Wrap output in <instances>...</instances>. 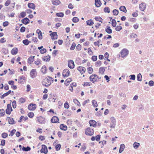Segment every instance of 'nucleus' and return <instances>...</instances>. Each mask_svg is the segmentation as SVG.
I'll return each mask as SVG.
<instances>
[{
    "instance_id": "7ed1b4c3",
    "label": "nucleus",
    "mask_w": 154,
    "mask_h": 154,
    "mask_svg": "<svg viewBox=\"0 0 154 154\" xmlns=\"http://www.w3.org/2000/svg\"><path fill=\"white\" fill-rule=\"evenodd\" d=\"M111 123L110 124V127L111 128H114L115 127L116 121L115 119L113 117L111 118Z\"/></svg>"
},
{
    "instance_id": "de8ad7c7",
    "label": "nucleus",
    "mask_w": 154,
    "mask_h": 154,
    "mask_svg": "<svg viewBox=\"0 0 154 154\" xmlns=\"http://www.w3.org/2000/svg\"><path fill=\"white\" fill-rule=\"evenodd\" d=\"M74 102L78 106H80V104L78 100L76 99H74L73 100Z\"/></svg>"
},
{
    "instance_id": "e433bc0d",
    "label": "nucleus",
    "mask_w": 154,
    "mask_h": 154,
    "mask_svg": "<svg viewBox=\"0 0 154 154\" xmlns=\"http://www.w3.org/2000/svg\"><path fill=\"white\" fill-rule=\"evenodd\" d=\"M112 25L113 27H115L116 25V20L113 19L112 20Z\"/></svg>"
},
{
    "instance_id": "79ce46f5",
    "label": "nucleus",
    "mask_w": 154,
    "mask_h": 154,
    "mask_svg": "<svg viewBox=\"0 0 154 154\" xmlns=\"http://www.w3.org/2000/svg\"><path fill=\"white\" fill-rule=\"evenodd\" d=\"M56 15L57 17H63L64 16V14L62 12L58 13L56 14Z\"/></svg>"
},
{
    "instance_id": "bf43d9fd",
    "label": "nucleus",
    "mask_w": 154,
    "mask_h": 154,
    "mask_svg": "<svg viewBox=\"0 0 154 154\" xmlns=\"http://www.w3.org/2000/svg\"><path fill=\"white\" fill-rule=\"evenodd\" d=\"M25 99L23 98H20L19 100V102L21 103H23L25 102Z\"/></svg>"
},
{
    "instance_id": "37998d69",
    "label": "nucleus",
    "mask_w": 154,
    "mask_h": 154,
    "mask_svg": "<svg viewBox=\"0 0 154 154\" xmlns=\"http://www.w3.org/2000/svg\"><path fill=\"white\" fill-rule=\"evenodd\" d=\"M79 20V19L76 17H74L72 19V21L74 23H77Z\"/></svg>"
},
{
    "instance_id": "58836bf2",
    "label": "nucleus",
    "mask_w": 154,
    "mask_h": 154,
    "mask_svg": "<svg viewBox=\"0 0 154 154\" xmlns=\"http://www.w3.org/2000/svg\"><path fill=\"white\" fill-rule=\"evenodd\" d=\"M92 102V103L93 106L94 107H97L98 106L97 102L96 101H95V100H93Z\"/></svg>"
},
{
    "instance_id": "c03bdc74",
    "label": "nucleus",
    "mask_w": 154,
    "mask_h": 154,
    "mask_svg": "<svg viewBox=\"0 0 154 154\" xmlns=\"http://www.w3.org/2000/svg\"><path fill=\"white\" fill-rule=\"evenodd\" d=\"M122 29V27L120 26H117L115 28V30L117 31H119L121 30Z\"/></svg>"
},
{
    "instance_id": "2f4dec72",
    "label": "nucleus",
    "mask_w": 154,
    "mask_h": 154,
    "mask_svg": "<svg viewBox=\"0 0 154 154\" xmlns=\"http://www.w3.org/2000/svg\"><path fill=\"white\" fill-rule=\"evenodd\" d=\"M7 118H8V121L9 124L11 125H13L14 124V121L13 118L10 119V117H8Z\"/></svg>"
},
{
    "instance_id": "0eeeda50",
    "label": "nucleus",
    "mask_w": 154,
    "mask_h": 154,
    "mask_svg": "<svg viewBox=\"0 0 154 154\" xmlns=\"http://www.w3.org/2000/svg\"><path fill=\"white\" fill-rule=\"evenodd\" d=\"M36 107V105L35 104L30 103L28 106V109L30 110H34Z\"/></svg>"
},
{
    "instance_id": "4be33fe9",
    "label": "nucleus",
    "mask_w": 154,
    "mask_h": 154,
    "mask_svg": "<svg viewBox=\"0 0 154 154\" xmlns=\"http://www.w3.org/2000/svg\"><path fill=\"white\" fill-rule=\"evenodd\" d=\"M35 56L30 57L28 60V62L29 64H31L34 60V58Z\"/></svg>"
},
{
    "instance_id": "864d4df0",
    "label": "nucleus",
    "mask_w": 154,
    "mask_h": 154,
    "mask_svg": "<svg viewBox=\"0 0 154 154\" xmlns=\"http://www.w3.org/2000/svg\"><path fill=\"white\" fill-rule=\"evenodd\" d=\"M88 70L89 74H91L93 72V69L92 67H89L88 68Z\"/></svg>"
},
{
    "instance_id": "b1692460",
    "label": "nucleus",
    "mask_w": 154,
    "mask_h": 154,
    "mask_svg": "<svg viewBox=\"0 0 154 154\" xmlns=\"http://www.w3.org/2000/svg\"><path fill=\"white\" fill-rule=\"evenodd\" d=\"M87 25L91 26L94 24V22L92 20L90 19L86 22Z\"/></svg>"
},
{
    "instance_id": "ddd939ff",
    "label": "nucleus",
    "mask_w": 154,
    "mask_h": 154,
    "mask_svg": "<svg viewBox=\"0 0 154 154\" xmlns=\"http://www.w3.org/2000/svg\"><path fill=\"white\" fill-rule=\"evenodd\" d=\"M146 4L144 3H142L139 5V8L142 11H143L146 8Z\"/></svg>"
},
{
    "instance_id": "e2e57ef3",
    "label": "nucleus",
    "mask_w": 154,
    "mask_h": 154,
    "mask_svg": "<svg viewBox=\"0 0 154 154\" xmlns=\"http://www.w3.org/2000/svg\"><path fill=\"white\" fill-rule=\"evenodd\" d=\"M64 107L66 109H68L69 107V105L67 102H66L64 104Z\"/></svg>"
},
{
    "instance_id": "a878e982",
    "label": "nucleus",
    "mask_w": 154,
    "mask_h": 154,
    "mask_svg": "<svg viewBox=\"0 0 154 154\" xmlns=\"http://www.w3.org/2000/svg\"><path fill=\"white\" fill-rule=\"evenodd\" d=\"M72 81V79L71 78H68L65 81L64 84L65 85H69V83L70 82H71Z\"/></svg>"
},
{
    "instance_id": "5fc2aeb1",
    "label": "nucleus",
    "mask_w": 154,
    "mask_h": 154,
    "mask_svg": "<svg viewBox=\"0 0 154 154\" xmlns=\"http://www.w3.org/2000/svg\"><path fill=\"white\" fill-rule=\"evenodd\" d=\"M12 106L14 108H15L16 107V101L14 100L12 102Z\"/></svg>"
},
{
    "instance_id": "423d86ee",
    "label": "nucleus",
    "mask_w": 154,
    "mask_h": 154,
    "mask_svg": "<svg viewBox=\"0 0 154 154\" xmlns=\"http://www.w3.org/2000/svg\"><path fill=\"white\" fill-rule=\"evenodd\" d=\"M42 149L40 150L41 153H44L46 154L48 152V150L46 146L45 145H42Z\"/></svg>"
},
{
    "instance_id": "dca6fc26",
    "label": "nucleus",
    "mask_w": 154,
    "mask_h": 154,
    "mask_svg": "<svg viewBox=\"0 0 154 154\" xmlns=\"http://www.w3.org/2000/svg\"><path fill=\"white\" fill-rule=\"evenodd\" d=\"M58 121V118L56 116L53 117L51 119V122L52 123H57Z\"/></svg>"
},
{
    "instance_id": "052dcab7",
    "label": "nucleus",
    "mask_w": 154,
    "mask_h": 154,
    "mask_svg": "<svg viewBox=\"0 0 154 154\" xmlns=\"http://www.w3.org/2000/svg\"><path fill=\"white\" fill-rule=\"evenodd\" d=\"M75 46L76 45L75 43H73L70 47V49L71 50H73L75 49Z\"/></svg>"
},
{
    "instance_id": "473e14b6",
    "label": "nucleus",
    "mask_w": 154,
    "mask_h": 154,
    "mask_svg": "<svg viewBox=\"0 0 154 154\" xmlns=\"http://www.w3.org/2000/svg\"><path fill=\"white\" fill-rule=\"evenodd\" d=\"M22 150L23 151H28L31 150V148L29 146H27L26 147L23 146L22 147Z\"/></svg>"
},
{
    "instance_id": "f8f14e48",
    "label": "nucleus",
    "mask_w": 154,
    "mask_h": 154,
    "mask_svg": "<svg viewBox=\"0 0 154 154\" xmlns=\"http://www.w3.org/2000/svg\"><path fill=\"white\" fill-rule=\"evenodd\" d=\"M77 69L80 71L82 74L84 73L86 70V69L84 67L82 66L78 67Z\"/></svg>"
},
{
    "instance_id": "680f3d73",
    "label": "nucleus",
    "mask_w": 154,
    "mask_h": 154,
    "mask_svg": "<svg viewBox=\"0 0 154 154\" xmlns=\"http://www.w3.org/2000/svg\"><path fill=\"white\" fill-rule=\"evenodd\" d=\"M20 15L22 18H23L26 16V14L25 12H22L20 13Z\"/></svg>"
},
{
    "instance_id": "6e6552de",
    "label": "nucleus",
    "mask_w": 154,
    "mask_h": 154,
    "mask_svg": "<svg viewBox=\"0 0 154 154\" xmlns=\"http://www.w3.org/2000/svg\"><path fill=\"white\" fill-rule=\"evenodd\" d=\"M68 66L70 69H73L75 66V64L73 61L72 60L68 61Z\"/></svg>"
},
{
    "instance_id": "3c124183",
    "label": "nucleus",
    "mask_w": 154,
    "mask_h": 154,
    "mask_svg": "<svg viewBox=\"0 0 154 154\" xmlns=\"http://www.w3.org/2000/svg\"><path fill=\"white\" fill-rule=\"evenodd\" d=\"M8 136V134L6 133H3L2 134V137L3 138H5L7 137Z\"/></svg>"
},
{
    "instance_id": "0e129e2a",
    "label": "nucleus",
    "mask_w": 154,
    "mask_h": 154,
    "mask_svg": "<svg viewBox=\"0 0 154 154\" xmlns=\"http://www.w3.org/2000/svg\"><path fill=\"white\" fill-rule=\"evenodd\" d=\"M92 60L94 61H96L97 60V56H93L92 57Z\"/></svg>"
},
{
    "instance_id": "f3484780",
    "label": "nucleus",
    "mask_w": 154,
    "mask_h": 154,
    "mask_svg": "<svg viewBox=\"0 0 154 154\" xmlns=\"http://www.w3.org/2000/svg\"><path fill=\"white\" fill-rule=\"evenodd\" d=\"M105 31L108 34H110L112 33V30L110 27L109 26H106L105 29Z\"/></svg>"
},
{
    "instance_id": "6ab92c4d",
    "label": "nucleus",
    "mask_w": 154,
    "mask_h": 154,
    "mask_svg": "<svg viewBox=\"0 0 154 154\" xmlns=\"http://www.w3.org/2000/svg\"><path fill=\"white\" fill-rule=\"evenodd\" d=\"M90 126H92L93 127H95L96 126V122L93 120H90L89 122Z\"/></svg>"
},
{
    "instance_id": "4d7b16f0",
    "label": "nucleus",
    "mask_w": 154,
    "mask_h": 154,
    "mask_svg": "<svg viewBox=\"0 0 154 154\" xmlns=\"http://www.w3.org/2000/svg\"><path fill=\"white\" fill-rule=\"evenodd\" d=\"M95 19L96 21L101 22V23H102V22L101 21L102 19L101 17H95Z\"/></svg>"
},
{
    "instance_id": "c756f323",
    "label": "nucleus",
    "mask_w": 154,
    "mask_h": 154,
    "mask_svg": "<svg viewBox=\"0 0 154 154\" xmlns=\"http://www.w3.org/2000/svg\"><path fill=\"white\" fill-rule=\"evenodd\" d=\"M18 49L17 48H13L11 51V53L13 55H15L17 53Z\"/></svg>"
},
{
    "instance_id": "774afa93",
    "label": "nucleus",
    "mask_w": 154,
    "mask_h": 154,
    "mask_svg": "<svg viewBox=\"0 0 154 154\" xmlns=\"http://www.w3.org/2000/svg\"><path fill=\"white\" fill-rule=\"evenodd\" d=\"M8 21H5L3 23V25L4 27H6L8 25Z\"/></svg>"
},
{
    "instance_id": "72a5a7b5",
    "label": "nucleus",
    "mask_w": 154,
    "mask_h": 154,
    "mask_svg": "<svg viewBox=\"0 0 154 154\" xmlns=\"http://www.w3.org/2000/svg\"><path fill=\"white\" fill-rule=\"evenodd\" d=\"M142 76L140 73L138 74L137 76V80L139 81H142Z\"/></svg>"
},
{
    "instance_id": "338daca9",
    "label": "nucleus",
    "mask_w": 154,
    "mask_h": 154,
    "mask_svg": "<svg viewBox=\"0 0 154 154\" xmlns=\"http://www.w3.org/2000/svg\"><path fill=\"white\" fill-rule=\"evenodd\" d=\"M46 49L45 48H43L40 51V53L41 54H44L46 52Z\"/></svg>"
},
{
    "instance_id": "603ef678",
    "label": "nucleus",
    "mask_w": 154,
    "mask_h": 154,
    "mask_svg": "<svg viewBox=\"0 0 154 154\" xmlns=\"http://www.w3.org/2000/svg\"><path fill=\"white\" fill-rule=\"evenodd\" d=\"M112 12L114 15H117L119 14V11L116 9H114L113 11Z\"/></svg>"
},
{
    "instance_id": "20e7f679",
    "label": "nucleus",
    "mask_w": 154,
    "mask_h": 154,
    "mask_svg": "<svg viewBox=\"0 0 154 154\" xmlns=\"http://www.w3.org/2000/svg\"><path fill=\"white\" fill-rule=\"evenodd\" d=\"M94 133L93 129L89 127L85 130V134L87 135L91 136Z\"/></svg>"
},
{
    "instance_id": "c85d7f7f",
    "label": "nucleus",
    "mask_w": 154,
    "mask_h": 154,
    "mask_svg": "<svg viewBox=\"0 0 154 154\" xmlns=\"http://www.w3.org/2000/svg\"><path fill=\"white\" fill-rule=\"evenodd\" d=\"M125 148V145L122 144L120 145L119 152L120 153H121L124 150Z\"/></svg>"
},
{
    "instance_id": "1a4fd4ad",
    "label": "nucleus",
    "mask_w": 154,
    "mask_h": 154,
    "mask_svg": "<svg viewBox=\"0 0 154 154\" xmlns=\"http://www.w3.org/2000/svg\"><path fill=\"white\" fill-rule=\"evenodd\" d=\"M70 72L67 69H65L63 72V76L64 77H68L69 76Z\"/></svg>"
},
{
    "instance_id": "13d9d810",
    "label": "nucleus",
    "mask_w": 154,
    "mask_h": 154,
    "mask_svg": "<svg viewBox=\"0 0 154 154\" xmlns=\"http://www.w3.org/2000/svg\"><path fill=\"white\" fill-rule=\"evenodd\" d=\"M148 84L150 86H152L154 85V82L152 80L150 81L149 82Z\"/></svg>"
},
{
    "instance_id": "f257e3e1",
    "label": "nucleus",
    "mask_w": 154,
    "mask_h": 154,
    "mask_svg": "<svg viewBox=\"0 0 154 154\" xmlns=\"http://www.w3.org/2000/svg\"><path fill=\"white\" fill-rule=\"evenodd\" d=\"M54 79L52 77L48 76V78H45L42 82L43 85L45 86L46 87H48L51 84V82H53Z\"/></svg>"
},
{
    "instance_id": "8fccbe9b",
    "label": "nucleus",
    "mask_w": 154,
    "mask_h": 154,
    "mask_svg": "<svg viewBox=\"0 0 154 154\" xmlns=\"http://www.w3.org/2000/svg\"><path fill=\"white\" fill-rule=\"evenodd\" d=\"M105 70V67H100L99 69V72L101 73H103Z\"/></svg>"
},
{
    "instance_id": "39448f33",
    "label": "nucleus",
    "mask_w": 154,
    "mask_h": 154,
    "mask_svg": "<svg viewBox=\"0 0 154 154\" xmlns=\"http://www.w3.org/2000/svg\"><path fill=\"white\" fill-rule=\"evenodd\" d=\"M128 54V51L126 49H124L122 50L121 52V57H124L127 56Z\"/></svg>"
},
{
    "instance_id": "4468645a",
    "label": "nucleus",
    "mask_w": 154,
    "mask_h": 154,
    "mask_svg": "<svg viewBox=\"0 0 154 154\" xmlns=\"http://www.w3.org/2000/svg\"><path fill=\"white\" fill-rule=\"evenodd\" d=\"M50 35L51 37V38L53 40H55L57 38V35L56 32H53L50 34Z\"/></svg>"
},
{
    "instance_id": "f704fd0d",
    "label": "nucleus",
    "mask_w": 154,
    "mask_h": 154,
    "mask_svg": "<svg viewBox=\"0 0 154 154\" xmlns=\"http://www.w3.org/2000/svg\"><path fill=\"white\" fill-rule=\"evenodd\" d=\"M140 143L135 142L133 144V146L134 148L137 149L140 146Z\"/></svg>"
},
{
    "instance_id": "aec40b11",
    "label": "nucleus",
    "mask_w": 154,
    "mask_h": 154,
    "mask_svg": "<svg viewBox=\"0 0 154 154\" xmlns=\"http://www.w3.org/2000/svg\"><path fill=\"white\" fill-rule=\"evenodd\" d=\"M28 6L29 8L32 9L33 10L35 9V4L34 3H29L28 4Z\"/></svg>"
},
{
    "instance_id": "49530a36",
    "label": "nucleus",
    "mask_w": 154,
    "mask_h": 154,
    "mask_svg": "<svg viewBox=\"0 0 154 154\" xmlns=\"http://www.w3.org/2000/svg\"><path fill=\"white\" fill-rule=\"evenodd\" d=\"M104 11L105 12L109 13L110 12V9L108 7H106L104 8Z\"/></svg>"
},
{
    "instance_id": "ea45409f",
    "label": "nucleus",
    "mask_w": 154,
    "mask_h": 154,
    "mask_svg": "<svg viewBox=\"0 0 154 154\" xmlns=\"http://www.w3.org/2000/svg\"><path fill=\"white\" fill-rule=\"evenodd\" d=\"M5 115V111L4 109H0V115L1 116H3Z\"/></svg>"
},
{
    "instance_id": "412c9836",
    "label": "nucleus",
    "mask_w": 154,
    "mask_h": 154,
    "mask_svg": "<svg viewBox=\"0 0 154 154\" xmlns=\"http://www.w3.org/2000/svg\"><path fill=\"white\" fill-rule=\"evenodd\" d=\"M95 4L96 7H99L100 6L101 3L100 0H95Z\"/></svg>"
},
{
    "instance_id": "5701e85b",
    "label": "nucleus",
    "mask_w": 154,
    "mask_h": 154,
    "mask_svg": "<svg viewBox=\"0 0 154 154\" xmlns=\"http://www.w3.org/2000/svg\"><path fill=\"white\" fill-rule=\"evenodd\" d=\"M47 70V69L46 66L45 65H44L42 67L41 70V72L43 74H45L46 73Z\"/></svg>"
},
{
    "instance_id": "a19ab883",
    "label": "nucleus",
    "mask_w": 154,
    "mask_h": 154,
    "mask_svg": "<svg viewBox=\"0 0 154 154\" xmlns=\"http://www.w3.org/2000/svg\"><path fill=\"white\" fill-rule=\"evenodd\" d=\"M102 63L100 60H98L95 63V66L97 67H99L101 65Z\"/></svg>"
},
{
    "instance_id": "7c9ffc66",
    "label": "nucleus",
    "mask_w": 154,
    "mask_h": 154,
    "mask_svg": "<svg viewBox=\"0 0 154 154\" xmlns=\"http://www.w3.org/2000/svg\"><path fill=\"white\" fill-rule=\"evenodd\" d=\"M119 9L121 11H123L125 13H126L127 12V10L125 6H121Z\"/></svg>"
},
{
    "instance_id": "2eb2a0df",
    "label": "nucleus",
    "mask_w": 154,
    "mask_h": 154,
    "mask_svg": "<svg viewBox=\"0 0 154 154\" xmlns=\"http://www.w3.org/2000/svg\"><path fill=\"white\" fill-rule=\"evenodd\" d=\"M10 108H11V104H8L7 105V108L6 110V112L7 114H10Z\"/></svg>"
},
{
    "instance_id": "cd10ccee",
    "label": "nucleus",
    "mask_w": 154,
    "mask_h": 154,
    "mask_svg": "<svg viewBox=\"0 0 154 154\" xmlns=\"http://www.w3.org/2000/svg\"><path fill=\"white\" fill-rule=\"evenodd\" d=\"M52 4L54 5H58L60 2L59 0H52Z\"/></svg>"
},
{
    "instance_id": "f03ea898",
    "label": "nucleus",
    "mask_w": 154,
    "mask_h": 154,
    "mask_svg": "<svg viewBox=\"0 0 154 154\" xmlns=\"http://www.w3.org/2000/svg\"><path fill=\"white\" fill-rule=\"evenodd\" d=\"M89 78L90 81L92 82L93 83L97 81L98 79H99L98 77L96 74L91 75L90 76Z\"/></svg>"
},
{
    "instance_id": "9d476101",
    "label": "nucleus",
    "mask_w": 154,
    "mask_h": 154,
    "mask_svg": "<svg viewBox=\"0 0 154 154\" xmlns=\"http://www.w3.org/2000/svg\"><path fill=\"white\" fill-rule=\"evenodd\" d=\"M36 74V70L35 69H32L30 73V76L32 78H33L35 77Z\"/></svg>"
},
{
    "instance_id": "a211bd4d",
    "label": "nucleus",
    "mask_w": 154,
    "mask_h": 154,
    "mask_svg": "<svg viewBox=\"0 0 154 154\" xmlns=\"http://www.w3.org/2000/svg\"><path fill=\"white\" fill-rule=\"evenodd\" d=\"M21 21L23 23L25 24H27L29 23V20L28 18L26 17L22 19Z\"/></svg>"
},
{
    "instance_id": "c9c22d12",
    "label": "nucleus",
    "mask_w": 154,
    "mask_h": 154,
    "mask_svg": "<svg viewBox=\"0 0 154 154\" xmlns=\"http://www.w3.org/2000/svg\"><path fill=\"white\" fill-rule=\"evenodd\" d=\"M23 43L25 45H28V44L30 43V41H29V40L28 39H25V40H23Z\"/></svg>"
},
{
    "instance_id": "9b49d317",
    "label": "nucleus",
    "mask_w": 154,
    "mask_h": 154,
    "mask_svg": "<svg viewBox=\"0 0 154 154\" xmlns=\"http://www.w3.org/2000/svg\"><path fill=\"white\" fill-rule=\"evenodd\" d=\"M38 121L40 124H45V119L42 116H40L38 118Z\"/></svg>"
},
{
    "instance_id": "6e6d98bb",
    "label": "nucleus",
    "mask_w": 154,
    "mask_h": 154,
    "mask_svg": "<svg viewBox=\"0 0 154 154\" xmlns=\"http://www.w3.org/2000/svg\"><path fill=\"white\" fill-rule=\"evenodd\" d=\"M91 84V82H84V84H83V86H90Z\"/></svg>"
},
{
    "instance_id": "4c0bfd02",
    "label": "nucleus",
    "mask_w": 154,
    "mask_h": 154,
    "mask_svg": "<svg viewBox=\"0 0 154 154\" xmlns=\"http://www.w3.org/2000/svg\"><path fill=\"white\" fill-rule=\"evenodd\" d=\"M41 61L40 59L38 58L36 61H35L34 63L35 65L38 66L41 63Z\"/></svg>"
},
{
    "instance_id": "a18cd8bd",
    "label": "nucleus",
    "mask_w": 154,
    "mask_h": 154,
    "mask_svg": "<svg viewBox=\"0 0 154 154\" xmlns=\"http://www.w3.org/2000/svg\"><path fill=\"white\" fill-rule=\"evenodd\" d=\"M61 145L60 144H57L55 146V148L57 151L59 150L60 149Z\"/></svg>"
},
{
    "instance_id": "69168bd1",
    "label": "nucleus",
    "mask_w": 154,
    "mask_h": 154,
    "mask_svg": "<svg viewBox=\"0 0 154 154\" xmlns=\"http://www.w3.org/2000/svg\"><path fill=\"white\" fill-rule=\"evenodd\" d=\"M130 76L131 78H130V79L131 80H135V75H131Z\"/></svg>"
},
{
    "instance_id": "bb28decb",
    "label": "nucleus",
    "mask_w": 154,
    "mask_h": 154,
    "mask_svg": "<svg viewBox=\"0 0 154 154\" xmlns=\"http://www.w3.org/2000/svg\"><path fill=\"white\" fill-rule=\"evenodd\" d=\"M43 60L45 61H49L50 60V57L48 55L42 57Z\"/></svg>"
},
{
    "instance_id": "09e8293b",
    "label": "nucleus",
    "mask_w": 154,
    "mask_h": 154,
    "mask_svg": "<svg viewBox=\"0 0 154 154\" xmlns=\"http://www.w3.org/2000/svg\"><path fill=\"white\" fill-rule=\"evenodd\" d=\"M28 116L30 118H32L34 116V113L32 112H29L28 114Z\"/></svg>"
},
{
    "instance_id": "393cba45",
    "label": "nucleus",
    "mask_w": 154,
    "mask_h": 154,
    "mask_svg": "<svg viewBox=\"0 0 154 154\" xmlns=\"http://www.w3.org/2000/svg\"><path fill=\"white\" fill-rule=\"evenodd\" d=\"M60 128L61 130H62L63 131H66L67 128V127L66 125H64L63 124H61L60 125Z\"/></svg>"
}]
</instances>
